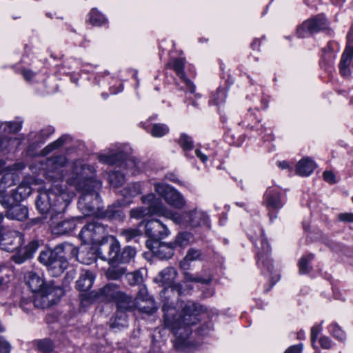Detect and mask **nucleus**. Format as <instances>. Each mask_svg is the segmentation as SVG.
<instances>
[{
	"label": "nucleus",
	"mask_w": 353,
	"mask_h": 353,
	"mask_svg": "<svg viewBox=\"0 0 353 353\" xmlns=\"http://www.w3.org/2000/svg\"><path fill=\"white\" fill-rule=\"evenodd\" d=\"M128 283L131 285H139L143 281V277L140 272H133L125 274Z\"/></svg>",
	"instance_id": "obj_48"
},
{
	"label": "nucleus",
	"mask_w": 353,
	"mask_h": 353,
	"mask_svg": "<svg viewBox=\"0 0 353 353\" xmlns=\"http://www.w3.org/2000/svg\"><path fill=\"white\" fill-rule=\"evenodd\" d=\"M180 306L182 314L178 319V352H190L195 349V344L189 339L192 332L190 326L199 321L198 316L203 311V307L192 301L181 303Z\"/></svg>",
	"instance_id": "obj_3"
},
{
	"label": "nucleus",
	"mask_w": 353,
	"mask_h": 353,
	"mask_svg": "<svg viewBox=\"0 0 353 353\" xmlns=\"http://www.w3.org/2000/svg\"><path fill=\"white\" fill-rule=\"evenodd\" d=\"M155 190L160 196L165 199L168 204L173 206L176 205V192L173 188L164 183L157 184L155 185Z\"/></svg>",
	"instance_id": "obj_24"
},
{
	"label": "nucleus",
	"mask_w": 353,
	"mask_h": 353,
	"mask_svg": "<svg viewBox=\"0 0 353 353\" xmlns=\"http://www.w3.org/2000/svg\"><path fill=\"white\" fill-rule=\"evenodd\" d=\"M71 141V138L68 135H63L55 141L48 145L43 148L42 152L43 154H48L55 149L59 148L65 143Z\"/></svg>",
	"instance_id": "obj_31"
},
{
	"label": "nucleus",
	"mask_w": 353,
	"mask_h": 353,
	"mask_svg": "<svg viewBox=\"0 0 353 353\" xmlns=\"http://www.w3.org/2000/svg\"><path fill=\"white\" fill-rule=\"evenodd\" d=\"M0 128L4 132L15 133L21 130V122H5L1 125Z\"/></svg>",
	"instance_id": "obj_43"
},
{
	"label": "nucleus",
	"mask_w": 353,
	"mask_h": 353,
	"mask_svg": "<svg viewBox=\"0 0 353 353\" xmlns=\"http://www.w3.org/2000/svg\"><path fill=\"white\" fill-rule=\"evenodd\" d=\"M98 244L97 253L101 259L108 262H117L120 245L115 237L107 234Z\"/></svg>",
	"instance_id": "obj_8"
},
{
	"label": "nucleus",
	"mask_w": 353,
	"mask_h": 353,
	"mask_svg": "<svg viewBox=\"0 0 353 353\" xmlns=\"http://www.w3.org/2000/svg\"><path fill=\"white\" fill-rule=\"evenodd\" d=\"M114 302L120 312H128L137 309V303L135 302L134 299H132L131 296L123 292H120Z\"/></svg>",
	"instance_id": "obj_25"
},
{
	"label": "nucleus",
	"mask_w": 353,
	"mask_h": 353,
	"mask_svg": "<svg viewBox=\"0 0 353 353\" xmlns=\"http://www.w3.org/2000/svg\"><path fill=\"white\" fill-rule=\"evenodd\" d=\"M142 234L141 231L138 228H129L123 229L120 232V235L127 241L129 242L133 239L140 236Z\"/></svg>",
	"instance_id": "obj_39"
},
{
	"label": "nucleus",
	"mask_w": 353,
	"mask_h": 353,
	"mask_svg": "<svg viewBox=\"0 0 353 353\" xmlns=\"http://www.w3.org/2000/svg\"><path fill=\"white\" fill-rule=\"evenodd\" d=\"M164 312V325L171 330L173 335L176 334V309L168 301L163 305Z\"/></svg>",
	"instance_id": "obj_19"
},
{
	"label": "nucleus",
	"mask_w": 353,
	"mask_h": 353,
	"mask_svg": "<svg viewBox=\"0 0 353 353\" xmlns=\"http://www.w3.org/2000/svg\"><path fill=\"white\" fill-rule=\"evenodd\" d=\"M11 259L15 263L21 264L30 258L27 256L24 251L23 252L21 251L12 255Z\"/></svg>",
	"instance_id": "obj_56"
},
{
	"label": "nucleus",
	"mask_w": 353,
	"mask_h": 353,
	"mask_svg": "<svg viewBox=\"0 0 353 353\" xmlns=\"http://www.w3.org/2000/svg\"><path fill=\"white\" fill-rule=\"evenodd\" d=\"M106 19L97 9H92L90 13V22L94 26H102L106 23Z\"/></svg>",
	"instance_id": "obj_42"
},
{
	"label": "nucleus",
	"mask_w": 353,
	"mask_h": 353,
	"mask_svg": "<svg viewBox=\"0 0 353 353\" xmlns=\"http://www.w3.org/2000/svg\"><path fill=\"white\" fill-rule=\"evenodd\" d=\"M302 351V344H298L290 347L285 353H301Z\"/></svg>",
	"instance_id": "obj_62"
},
{
	"label": "nucleus",
	"mask_w": 353,
	"mask_h": 353,
	"mask_svg": "<svg viewBox=\"0 0 353 353\" xmlns=\"http://www.w3.org/2000/svg\"><path fill=\"white\" fill-rule=\"evenodd\" d=\"M14 147H17L20 143L17 139L8 138V137H0V152L5 150L11 149V145H14Z\"/></svg>",
	"instance_id": "obj_46"
},
{
	"label": "nucleus",
	"mask_w": 353,
	"mask_h": 353,
	"mask_svg": "<svg viewBox=\"0 0 353 353\" xmlns=\"http://www.w3.org/2000/svg\"><path fill=\"white\" fill-rule=\"evenodd\" d=\"M37 346L39 351L43 353H50L54 349V345L50 339H43L37 341Z\"/></svg>",
	"instance_id": "obj_45"
},
{
	"label": "nucleus",
	"mask_w": 353,
	"mask_h": 353,
	"mask_svg": "<svg viewBox=\"0 0 353 353\" xmlns=\"http://www.w3.org/2000/svg\"><path fill=\"white\" fill-rule=\"evenodd\" d=\"M168 69L172 70L176 73V61L172 60L167 64Z\"/></svg>",
	"instance_id": "obj_64"
},
{
	"label": "nucleus",
	"mask_w": 353,
	"mask_h": 353,
	"mask_svg": "<svg viewBox=\"0 0 353 353\" xmlns=\"http://www.w3.org/2000/svg\"><path fill=\"white\" fill-rule=\"evenodd\" d=\"M323 179L326 182L330 183L331 184L334 183L336 182L335 176L332 172L325 171L323 172Z\"/></svg>",
	"instance_id": "obj_61"
},
{
	"label": "nucleus",
	"mask_w": 353,
	"mask_h": 353,
	"mask_svg": "<svg viewBox=\"0 0 353 353\" xmlns=\"http://www.w3.org/2000/svg\"><path fill=\"white\" fill-rule=\"evenodd\" d=\"M319 343L321 346L324 349H330L332 346V342L331 339L327 336L321 337Z\"/></svg>",
	"instance_id": "obj_58"
},
{
	"label": "nucleus",
	"mask_w": 353,
	"mask_h": 353,
	"mask_svg": "<svg viewBox=\"0 0 353 353\" xmlns=\"http://www.w3.org/2000/svg\"><path fill=\"white\" fill-rule=\"evenodd\" d=\"M192 236V234L190 232H179L178 234V245H187Z\"/></svg>",
	"instance_id": "obj_50"
},
{
	"label": "nucleus",
	"mask_w": 353,
	"mask_h": 353,
	"mask_svg": "<svg viewBox=\"0 0 353 353\" xmlns=\"http://www.w3.org/2000/svg\"><path fill=\"white\" fill-rule=\"evenodd\" d=\"M125 179L123 174L119 171H112L108 174V182L113 188H119L125 183Z\"/></svg>",
	"instance_id": "obj_33"
},
{
	"label": "nucleus",
	"mask_w": 353,
	"mask_h": 353,
	"mask_svg": "<svg viewBox=\"0 0 353 353\" xmlns=\"http://www.w3.org/2000/svg\"><path fill=\"white\" fill-rule=\"evenodd\" d=\"M315 168L314 162L309 157H306L297 163L296 172L300 176H307L312 174Z\"/></svg>",
	"instance_id": "obj_28"
},
{
	"label": "nucleus",
	"mask_w": 353,
	"mask_h": 353,
	"mask_svg": "<svg viewBox=\"0 0 353 353\" xmlns=\"http://www.w3.org/2000/svg\"><path fill=\"white\" fill-rule=\"evenodd\" d=\"M184 277L186 281H190L197 283H201L204 284H209L212 281V278L210 276L203 279L202 277H193L188 272L184 273Z\"/></svg>",
	"instance_id": "obj_52"
},
{
	"label": "nucleus",
	"mask_w": 353,
	"mask_h": 353,
	"mask_svg": "<svg viewBox=\"0 0 353 353\" xmlns=\"http://www.w3.org/2000/svg\"><path fill=\"white\" fill-rule=\"evenodd\" d=\"M80 217H74L56 223L54 219L50 221L52 232L55 234L63 235L71 232L76 228V221Z\"/></svg>",
	"instance_id": "obj_21"
},
{
	"label": "nucleus",
	"mask_w": 353,
	"mask_h": 353,
	"mask_svg": "<svg viewBox=\"0 0 353 353\" xmlns=\"http://www.w3.org/2000/svg\"><path fill=\"white\" fill-rule=\"evenodd\" d=\"M26 283L33 292L39 293L43 299L47 298L55 290L54 287L45 284L43 280L32 272L28 273Z\"/></svg>",
	"instance_id": "obj_9"
},
{
	"label": "nucleus",
	"mask_w": 353,
	"mask_h": 353,
	"mask_svg": "<svg viewBox=\"0 0 353 353\" xmlns=\"http://www.w3.org/2000/svg\"><path fill=\"white\" fill-rule=\"evenodd\" d=\"M185 63V60L183 58L178 57V77L181 79V82L184 85L180 88V92L184 93L185 97L190 101H192V104L194 106H197L194 102V99L200 97L199 94L195 93V86L191 81L185 77L184 72L182 71V67Z\"/></svg>",
	"instance_id": "obj_12"
},
{
	"label": "nucleus",
	"mask_w": 353,
	"mask_h": 353,
	"mask_svg": "<svg viewBox=\"0 0 353 353\" xmlns=\"http://www.w3.org/2000/svg\"><path fill=\"white\" fill-rule=\"evenodd\" d=\"M327 50L331 51V43H329L327 45V49L325 48L324 50V53H325L324 59H327V63L331 64V63H332V61L335 58V54L331 52H327Z\"/></svg>",
	"instance_id": "obj_57"
},
{
	"label": "nucleus",
	"mask_w": 353,
	"mask_h": 353,
	"mask_svg": "<svg viewBox=\"0 0 353 353\" xmlns=\"http://www.w3.org/2000/svg\"><path fill=\"white\" fill-rule=\"evenodd\" d=\"M255 246L257 249V256L259 261L261 262L263 265L267 266L268 270L270 271L271 265L268 261L267 256L270 252V246L264 236L263 231H261V236L259 239L255 242Z\"/></svg>",
	"instance_id": "obj_17"
},
{
	"label": "nucleus",
	"mask_w": 353,
	"mask_h": 353,
	"mask_svg": "<svg viewBox=\"0 0 353 353\" xmlns=\"http://www.w3.org/2000/svg\"><path fill=\"white\" fill-rule=\"evenodd\" d=\"M66 163V157L63 155L54 157L48 161L46 178L50 181H57L63 178L62 168Z\"/></svg>",
	"instance_id": "obj_13"
},
{
	"label": "nucleus",
	"mask_w": 353,
	"mask_h": 353,
	"mask_svg": "<svg viewBox=\"0 0 353 353\" xmlns=\"http://www.w3.org/2000/svg\"><path fill=\"white\" fill-rule=\"evenodd\" d=\"M314 254H309L305 256H303L299 261V272L301 274L308 273L311 270V268L309 266V263L314 259Z\"/></svg>",
	"instance_id": "obj_36"
},
{
	"label": "nucleus",
	"mask_w": 353,
	"mask_h": 353,
	"mask_svg": "<svg viewBox=\"0 0 353 353\" xmlns=\"http://www.w3.org/2000/svg\"><path fill=\"white\" fill-rule=\"evenodd\" d=\"M77 254L76 248L70 243H65L57 245L53 250L46 249L41 252L39 261L46 266L55 270L59 274L68 266L67 258Z\"/></svg>",
	"instance_id": "obj_4"
},
{
	"label": "nucleus",
	"mask_w": 353,
	"mask_h": 353,
	"mask_svg": "<svg viewBox=\"0 0 353 353\" xmlns=\"http://www.w3.org/2000/svg\"><path fill=\"white\" fill-rule=\"evenodd\" d=\"M185 205L186 202L183 196L178 192V227L179 228L191 230L208 223V216L204 212L183 209Z\"/></svg>",
	"instance_id": "obj_5"
},
{
	"label": "nucleus",
	"mask_w": 353,
	"mask_h": 353,
	"mask_svg": "<svg viewBox=\"0 0 353 353\" xmlns=\"http://www.w3.org/2000/svg\"><path fill=\"white\" fill-rule=\"evenodd\" d=\"M39 248V243L36 241H33L30 242L29 244H28L24 248V252L27 256L29 258H31L33 255V254L37 251V250Z\"/></svg>",
	"instance_id": "obj_53"
},
{
	"label": "nucleus",
	"mask_w": 353,
	"mask_h": 353,
	"mask_svg": "<svg viewBox=\"0 0 353 353\" xmlns=\"http://www.w3.org/2000/svg\"><path fill=\"white\" fill-rule=\"evenodd\" d=\"M195 154L198 158L201 159V161L203 163L206 162L208 159V157L203 154L199 150L196 149L195 150Z\"/></svg>",
	"instance_id": "obj_63"
},
{
	"label": "nucleus",
	"mask_w": 353,
	"mask_h": 353,
	"mask_svg": "<svg viewBox=\"0 0 353 353\" xmlns=\"http://www.w3.org/2000/svg\"><path fill=\"white\" fill-rule=\"evenodd\" d=\"M71 201L70 194L59 185L48 190H39L36 207L41 214H48L50 221L63 213Z\"/></svg>",
	"instance_id": "obj_2"
},
{
	"label": "nucleus",
	"mask_w": 353,
	"mask_h": 353,
	"mask_svg": "<svg viewBox=\"0 0 353 353\" xmlns=\"http://www.w3.org/2000/svg\"><path fill=\"white\" fill-rule=\"evenodd\" d=\"M94 280V276L91 272L83 270L77 281V288L82 292L88 291L91 288Z\"/></svg>",
	"instance_id": "obj_29"
},
{
	"label": "nucleus",
	"mask_w": 353,
	"mask_h": 353,
	"mask_svg": "<svg viewBox=\"0 0 353 353\" xmlns=\"http://www.w3.org/2000/svg\"><path fill=\"white\" fill-rule=\"evenodd\" d=\"M31 192V188L28 184L22 183L15 190L14 199L16 201L23 200L28 197Z\"/></svg>",
	"instance_id": "obj_34"
},
{
	"label": "nucleus",
	"mask_w": 353,
	"mask_h": 353,
	"mask_svg": "<svg viewBox=\"0 0 353 353\" xmlns=\"http://www.w3.org/2000/svg\"><path fill=\"white\" fill-rule=\"evenodd\" d=\"M157 246H153L152 252L161 259H169L174 254V247L171 243L155 242Z\"/></svg>",
	"instance_id": "obj_26"
},
{
	"label": "nucleus",
	"mask_w": 353,
	"mask_h": 353,
	"mask_svg": "<svg viewBox=\"0 0 353 353\" xmlns=\"http://www.w3.org/2000/svg\"><path fill=\"white\" fill-rule=\"evenodd\" d=\"M353 29L350 30L347 35V46L341 56L339 63V70L341 74L344 77H348L350 75V65L351 63L352 58L353 57V49L352 48L351 35Z\"/></svg>",
	"instance_id": "obj_16"
},
{
	"label": "nucleus",
	"mask_w": 353,
	"mask_h": 353,
	"mask_svg": "<svg viewBox=\"0 0 353 353\" xmlns=\"http://www.w3.org/2000/svg\"><path fill=\"white\" fill-rule=\"evenodd\" d=\"M201 252L199 250L191 248L190 249L183 261L181 262V268L183 270L189 268V263L200 259Z\"/></svg>",
	"instance_id": "obj_30"
},
{
	"label": "nucleus",
	"mask_w": 353,
	"mask_h": 353,
	"mask_svg": "<svg viewBox=\"0 0 353 353\" xmlns=\"http://www.w3.org/2000/svg\"><path fill=\"white\" fill-rule=\"evenodd\" d=\"M98 159L100 162L105 164L123 166L130 170L133 174H135L141 169L139 162L135 158L128 157L127 159L125 154L120 150L110 151L108 154H100L98 155Z\"/></svg>",
	"instance_id": "obj_6"
},
{
	"label": "nucleus",
	"mask_w": 353,
	"mask_h": 353,
	"mask_svg": "<svg viewBox=\"0 0 353 353\" xmlns=\"http://www.w3.org/2000/svg\"><path fill=\"white\" fill-rule=\"evenodd\" d=\"M121 292L118 285L108 283L98 291L96 297L101 301H115Z\"/></svg>",
	"instance_id": "obj_22"
},
{
	"label": "nucleus",
	"mask_w": 353,
	"mask_h": 353,
	"mask_svg": "<svg viewBox=\"0 0 353 353\" xmlns=\"http://www.w3.org/2000/svg\"><path fill=\"white\" fill-rule=\"evenodd\" d=\"M338 218L343 222L353 223V213H341Z\"/></svg>",
	"instance_id": "obj_60"
},
{
	"label": "nucleus",
	"mask_w": 353,
	"mask_h": 353,
	"mask_svg": "<svg viewBox=\"0 0 353 353\" xmlns=\"http://www.w3.org/2000/svg\"><path fill=\"white\" fill-rule=\"evenodd\" d=\"M159 276L165 285L164 290L161 292V296L165 298L166 295H169L170 292L174 296L176 270L172 267L166 268L159 273Z\"/></svg>",
	"instance_id": "obj_15"
},
{
	"label": "nucleus",
	"mask_w": 353,
	"mask_h": 353,
	"mask_svg": "<svg viewBox=\"0 0 353 353\" xmlns=\"http://www.w3.org/2000/svg\"><path fill=\"white\" fill-rule=\"evenodd\" d=\"M0 204L7 210L14 205L11 202V197L0 191Z\"/></svg>",
	"instance_id": "obj_54"
},
{
	"label": "nucleus",
	"mask_w": 353,
	"mask_h": 353,
	"mask_svg": "<svg viewBox=\"0 0 353 353\" xmlns=\"http://www.w3.org/2000/svg\"><path fill=\"white\" fill-rule=\"evenodd\" d=\"M21 235L18 232H11L6 234H3L0 239V248L6 252H13L21 245Z\"/></svg>",
	"instance_id": "obj_18"
},
{
	"label": "nucleus",
	"mask_w": 353,
	"mask_h": 353,
	"mask_svg": "<svg viewBox=\"0 0 353 353\" xmlns=\"http://www.w3.org/2000/svg\"><path fill=\"white\" fill-rule=\"evenodd\" d=\"M135 250L130 246H127L123 250L121 254L119 253V258L117 262L128 263L135 256Z\"/></svg>",
	"instance_id": "obj_37"
},
{
	"label": "nucleus",
	"mask_w": 353,
	"mask_h": 353,
	"mask_svg": "<svg viewBox=\"0 0 353 353\" xmlns=\"http://www.w3.org/2000/svg\"><path fill=\"white\" fill-rule=\"evenodd\" d=\"M134 301L137 303V309L141 312L152 314L157 310L154 299L148 294V290L144 285L139 287Z\"/></svg>",
	"instance_id": "obj_11"
},
{
	"label": "nucleus",
	"mask_w": 353,
	"mask_h": 353,
	"mask_svg": "<svg viewBox=\"0 0 353 353\" xmlns=\"http://www.w3.org/2000/svg\"><path fill=\"white\" fill-rule=\"evenodd\" d=\"M329 332L332 336L339 341H344L345 339V333L341 327L336 323H331L329 327Z\"/></svg>",
	"instance_id": "obj_41"
},
{
	"label": "nucleus",
	"mask_w": 353,
	"mask_h": 353,
	"mask_svg": "<svg viewBox=\"0 0 353 353\" xmlns=\"http://www.w3.org/2000/svg\"><path fill=\"white\" fill-rule=\"evenodd\" d=\"M108 234L105 226L98 221L85 225L79 233V239L85 244H98Z\"/></svg>",
	"instance_id": "obj_7"
},
{
	"label": "nucleus",
	"mask_w": 353,
	"mask_h": 353,
	"mask_svg": "<svg viewBox=\"0 0 353 353\" xmlns=\"http://www.w3.org/2000/svg\"><path fill=\"white\" fill-rule=\"evenodd\" d=\"M327 28V21L324 16L318 15L314 18L304 21L297 28V34L299 37H305Z\"/></svg>",
	"instance_id": "obj_10"
},
{
	"label": "nucleus",
	"mask_w": 353,
	"mask_h": 353,
	"mask_svg": "<svg viewBox=\"0 0 353 353\" xmlns=\"http://www.w3.org/2000/svg\"><path fill=\"white\" fill-rule=\"evenodd\" d=\"M141 193V185L139 183L128 185L121 190L122 195L125 197H134Z\"/></svg>",
	"instance_id": "obj_35"
},
{
	"label": "nucleus",
	"mask_w": 353,
	"mask_h": 353,
	"mask_svg": "<svg viewBox=\"0 0 353 353\" xmlns=\"http://www.w3.org/2000/svg\"><path fill=\"white\" fill-rule=\"evenodd\" d=\"M11 345L5 339L4 337L0 336V353H10Z\"/></svg>",
	"instance_id": "obj_55"
},
{
	"label": "nucleus",
	"mask_w": 353,
	"mask_h": 353,
	"mask_svg": "<svg viewBox=\"0 0 353 353\" xmlns=\"http://www.w3.org/2000/svg\"><path fill=\"white\" fill-rule=\"evenodd\" d=\"M169 132L168 126L164 124H154L151 130V134L154 137H161Z\"/></svg>",
	"instance_id": "obj_47"
},
{
	"label": "nucleus",
	"mask_w": 353,
	"mask_h": 353,
	"mask_svg": "<svg viewBox=\"0 0 353 353\" xmlns=\"http://www.w3.org/2000/svg\"><path fill=\"white\" fill-rule=\"evenodd\" d=\"M126 269L120 265L110 266L105 272V276L109 280L119 279L125 274Z\"/></svg>",
	"instance_id": "obj_32"
},
{
	"label": "nucleus",
	"mask_w": 353,
	"mask_h": 353,
	"mask_svg": "<svg viewBox=\"0 0 353 353\" xmlns=\"http://www.w3.org/2000/svg\"><path fill=\"white\" fill-rule=\"evenodd\" d=\"M28 216V209L26 206L22 205H14L6 210V216L12 220L20 221L27 219Z\"/></svg>",
	"instance_id": "obj_27"
},
{
	"label": "nucleus",
	"mask_w": 353,
	"mask_h": 353,
	"mask_svg": "<svg viewBox=\"0 0 353 353\" xmlns=\"http://www.w3.org/2000/svg\"><path fill=\"white\" fill-rule=\"evenodd\" d=\"M54 132V129L53 127L48 126L43 130H41L37 136V141L39 143L44 142Z\"/></svg>",
	"instance_id": "obj_49"
},
{
	"label": "nucleus",
	"mask_w": 353,
	"mask_h": 353,
	"mask_svg": "<svg viewBox=\"0 0 353 353\" xmlns=\"http://www.w3.org/2000/svg\"><path fill=\"white\" fill-rule=\"evenodd\" d=\"M14 176L13 174L11 173H7L4 174L0 180V183L3 188H6L7 187H10L14 185Z\"/></svg>",
	"instance_id": "obj_51"
},
{
	"label": "nucleus",
	"mask_w": 353,
	"mask_h": 353,
	"mask_svg": "<svg viewBox=\"0 0 353 353\" xmlns=\"http://www.w3.org/2000/svg\"><path fill=\"white\" fill-rule=\"evenodd\" d=\"M183 150L186 156H188L187 152L192 150L194 147V143L192 137L188 136L186 134H181L180 136V139L178 141Z\"/></svg>",
	"instance_id": "obj_40"
},
{
	"label": "nucleus",
	"mask_w": 353,
	"mask_h": 353,
	"mask_svg": "<svg viewBox=\"0 0 353 353\" xmlns=\"http://www.w3.org/2000/svg\"><path fill=\"white\" fill-rule=\"evenodd\" d=\"M67 182L82 192L77 203L79 210L85 216L96 214L101 203L98 191L102 183L95 178L94 168L80 160L74 161Z\"/></svg>",
	"instance_id": "obj_1"
},
{
	"label": "nucleus",
	"mask_w": 353,
	"mask_h": 353,
	"mask_svg": "<svg viewBox=\"0 0 353 353\" xmlns=\"http://www.w3.org/2000/svg\"><path fill=\"white\" fill-rule=\"evenodd\" d=\"M265 205L268 209H279L283 203L281 201V195L279 190L268 188L265 193Z\"/></svg>",
	"instance_id": "obj_23"
},
{
	"label": "nucleus",
	"mask_w": 353,
	"mask_h": 353,
	"mask_svg": "<svg viewBox=\"0 0 353 353\" xmlns=\"http://www.w3.org/2000/svg\"><path fill=\"white\" fill-rule=\"evenodd\" d=\"M145 227V234L156 241L165 238L169 234L166 225L158 219L148 221Z\"/></svg>",
	"instance_id": "obj_14"
},
{
	"label": "nucleus",
	"mask_w": 353,
	"mask_h": 353,
	"mask_svg": "<svg viewBox=\"0 0 353 353\" xmlns=\"http://www.w3.org/2000/svg\"><path fill=\"white\" fill-rule=\"evenodd\" d=\"M105 216L110 219H122L124 214L120 208L111 205L105 211Z\"/></svg>",
	"instance_id": "obj_38"
},
{
	"label": "nucleus",
	"mask_w": 353,
	"mask_h": 353,
	"mask_svg": "<svg viewBox=\"0 0 353 353\" xmlns=\"http://www.w3.org/2000/svg\"><path fill=\"white\" fill-rule=\"evenodd\" d=\"M141 201L147 205L149 215H162L165 212L164 207L159 198L156 197L153 194H148L141 197Z\"/></svg>",
	"instance_id": "obj_20"
},
{
	"label": "nucleus",
	"mask_w": 353,
	"mask_h": 353,
	"mask_svg": "<svg viewBox=\"0 0 353 353\" xmlns=\"http://www.w3.org/2000/svg\"><path fill=\"white\" fill-rule=\"evenodd\" d=\"M130 216L131 218L140 219L148 216H150V215H149L147 207L140 206L132 208L130 211Z\"/></svg>",
	"instance_id": "obj_44"
},
{
	"label": "nucleus",
	"mask_w": 353,
	"mask_h": 353,
	"mask_svg": "<svg viewBox=\"0 0 353 353\" xmlns=\"http://www.w3.org/2000/svg\"><path fill=\"white\" fill-rule=\"evenodd\" d=\"M321 328L320 325H315L313 326L311 329V341L312 343L314 344L318 337V335L321 332Z\"/></svg>",
	"instance_id": "obj_59"
}]
</instances>
